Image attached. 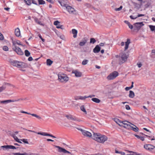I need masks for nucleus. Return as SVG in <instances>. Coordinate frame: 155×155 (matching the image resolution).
I'll use <instances>...</instances> for the list:
<instances>
[{"label":"nucleus","instance_id":"obj_57","mask_svg":"<svg viewBox=\"0 0 155 155\" xmlns=\"http://www.w3.org/2000/svg\"><path fill=\"white\" fill-rule=\"evenodd\" d=\"M144 15H143V14H138L137 17H142V16H144Z\"/></svg>","mask_w":155,"mask_h":155},{"label":"nucleus","instance_id":"obj_38","mask_svg":"<svg viewBox=\"0 0 155 155\" xmlns=\"http://www.w3.org/2000/svg\"><path fill=\"white\" fill-rule=\"evenodd\" d=\"M88 62V61L87 60H84L82 62V64L83 65L86 64Z\"/></svg>","mask_w":155,"mask_h":155},{"label":"nucleus","instance_id":"obj_23","mask_svg":"<svg viewBox=\"0 0 155 155\" xmlns=\"http://www.w3.org/2000/svg\"><path fill=\"white\" fill-rule=\"evenodd\" d=\"M114 121L119 126H122V121H121L117 118H114Z\"/></svg>","mask_w":155,"mask_h":155},{"label":"nucleus","instance_id":"obj_20","mask_svg":"<svg viewBox=\"0 0 155 155\" xmlns=\"http://www.w3.org/2000/svg\"><path fill=\"white\" fill-rule=\"evenodd\" d=\"M128 58L127 56L125 53H123L121 55V58L122 60L124 61H125Z\"/></svg>","mask_w":155,"mask_h":155},{"label":"nucleus","instance_id":"obj_33","mask_svg":"<svg viewBox=\"0 0 155 155\" xmlns=\"http://www.w3.org/2000/svg\"><path fill=\"white\" fill-rule=\"evenodd\" d=\"M38 5H42L45 4V2L43 0H38Z\"/></svg>","mask_w":155,"mask_h":155},{"label":"nucleus","instance_id":"obj_60","mask_svg":"<svg viewBox=\"0 0 155 155\" xmlns=\"http://www.w3.org/2000/svg\"><path fill=\"white\" fill-rule=\"evenodd\" d=\"M152 152L155 153V147H153V149L152 150Z\"/></svg>","mask_w":155,"mask_h":155},{"label":"nucleus","instance_id":"obj_12","mask_svg":"<svg viewBox=\"0 0 155 155\" xmlns=\"http://www.w3.org/2000/svg\"><path fill=\"white\" fill-rule=\"evenodd\" d=\"M20 112L21 113H24V114H29V115H32V116H34V117H36L37 118H38V119H41V117L35 114H31V113H28V112H26V111H23V110H21L20 111Z\"/></svg>","mask_w":155,"mask_h":155},{"label":"nucleus","instance_id":"obj_40","mask_svg":"<svg viewBox=\"0 0 155 155\" xmlns=\"http://www.w3.org/2000/svg\"><path fill=\"white\" fill-rule=\"evenodd\" d=\"M59 3H61V6H63L64 7H65L66 9H67V7H69V5H68L67 4H64V3L62 4L60 2H59Z\"/></svg>","mask_w":155,"mask_h":155},{"label":"nucleus","instance_id":"obj_6","mask_svg":"<svg viewBox=\"0 0 155 155\" xmlns=\"http://www.w3.org/2000/svg\"><path fill=\"white\" fill-rule=\"evenodd\" d=\"M77 129L81 131V132L82 134L85 136L88 137H91L92 136L91 133L87 131L83 130L81 128H77Z\"/></svg>","mask_w":155,"mask_h":155},{"label":"nucleus","instance_id":"obj_46","mask_svg":"<svg viewBox=\"0 0 155 155\" xmlns=\"http://www.w3.org/2000/svg\"><path fill=\"white\" fill-rule=\"evenodd\" d=\"M130 18L131 19H135L137 18V17H134V16L133 15H130Z\"/></svg>","mask_w":155,"mask_h":155},{"label":"nucleus","instance_id":"obj_17","mask_svg":"<svg viewBox=\"0 0 155 155\" xmlns=\"http://www.w3.org/2000/svg\"><path fill=\"white\" fill-rule=\"evenodd\" d=\"M66 117L69 120H71L74 121H77V120L76 118L73 117L71 115H68L66 116Z\"/></svg>","mask_w":155,"mask_h":155},{"label":"nucleus","instance_id":"obj_27","mask_svg":"<svg viewBox=\"0 0 155 155\" xmlns=\"http://www.w3.org/2000/svg\"><path fill=\"white\" fill-rule=\"evenodd\" d=\"M91 100L93 102L97 103H99L101 101L100 100L96 98H92L91 99Z\"/></svg>","mask_w":155,"mask_h":155},{"label":"nucleus","instance_id":"obj_5","mask_svg":"<svg viewBox=\"0 0 155 155\" xmlns=\"http://www.w3.org/2000/svg\"><path fill=\"white\" fill-rule=\"evenodd\" d=\"M118 75V73L117 71H114L107 76V78L108 80H111L115 78Z\"/></svg>","mask_w":155,"mask_h":155},{"label":"nucleus","instance_id":"obj_30","mask_svg":"<svg viewBox=\"0 0 155 155\" xmlns=\"http://www.w3.org/2000/svg\"><path fill=\"white\" fill-rule=\"evenodd\" d=\"M135 126V127H134L132 126V125L130 127L131 128V129L134 131L135 132H137L139 130L138 128L136 126L134 125Z\"/></svg>","mask_w":155,"mask_h":155},{"label":"nucleus","instance_id":"obj_1","mask_svg":"<svg viewBox=\"0 0 155 155\" xmlns=\"http://www.w3.org/2000/svg\"><path fill=\"white\" fill-rule=\"evenodd\" d=\"M92 138L97 142L103 143L107 140V137L105 135H102L100 133H94L92 136Z\"/></svg>","mask_w":155,"mask_h":155},{"label":"nucleus","instance_id":"obj_3","mask_svg":"<svg viewBox=\"0 0 155 155\" xmlns=\"http://www.w3.org/2000/svg\"><path fill=\"white\" fill-rule=\"evenodd\" d=\"M58 80L61 82H67L68 80V78L66 74L60 73L58 75Z\"/></svg>","mask_w":155,"mask_h":155},{"label":"nucleus","instance_id":"obj_22","mask_svg":"<svg viewBox=\"0 0 155 155\" xmlns=\"http://www.w3.org/2000/svg\"><path fill=\"white\" fill-rule=\"evenodd\" d=\"M13 102H14V101L9 100H7L1 101H0V102L1 104H6Z\"/></svg>","mask_w":155,"mask_h":155},{"label":"nucleus","instance_id":"obj_55","mask_svg":"<svg viewBox=\"0 0 155 155\" xmlns=\"http://www.w3.org/2000/svg\"><path fill=\"white\" fill-rule=\"evenodd\" d=\"M95 95H89V96H87V98H88V97H91V98L93 97H95Z\"/></svg>","mask_w":155,"mask_h":155},{"label":"nucleus","instance_id":"obj_35","mask_svg":"<svg viewBox=\"0 0 155 155\" xmlns=\"http://www.w3.org/2000/svg\"><path fill=\"white\" fill-rule=\"evenodd\" d=\"M149 26L151 31H153L155 30V26L149 25Z\"/></svg>","mask_w":155,"mask_h":155},{"label":"nucleus","instance_id":"obj_50","mask_svg":"<svg viewBox=\"0 0 155 155\" xmlns=\"http://www.w3.org/2000/svg\"><path fill=\"white\" fill-rule=\"evenodd\" d=\"M32 3L36 5H38L36 2L34 0H32Z\"/></svg>","mask_w":155,"mask_h":155},{"label":"nucleus","instance_id":"obj_53","mask_svg":"<svg viewBox=\"0 0 155 155\" xmlns=\"http://www.w3.org/2000/svg\"><path fill=\"white\" fill-rule=\"evenodd\" d=\"M28 60L29 61H32L33 60V58L31 57H30L28 58Z\"/></svg>","mask_w":155,"mask_h":155},{"label":"nucleus","instance_id":"obj_26","mask_svg":"<svg viewBox=\"0 0 155 155\" xmlns=\"http://www.w3.org/2000/svg\"><path fill=\"white\" fill-rule=\"evenodd\" d=\"M126 151H127L129 153H132V154H127V155H140L141 154L140 153H137L136 152H133L131 151H129L128 150H125Z\"/></svg>","mask_w":155,"mask_h":155},{"label":"nucleus","instance_id":"obj_37","mask_svg":"<svg viewBox=\"0 0 155 155\" xmlns=\"http://www.w3.org/2000/svg\"><path fill=\"white\" fill-rule=\"evenodd\" d=\"M96 42L95 39L94 38H91L90 39V43L93 44H94Z\"/></svg>","mask_w":155,"mask_h":155},{"label":"nucleus","instance_id":"obj_54","mask_svg":"<svg viewBox=\"0 0 155 155\" xmlns=\"http://www.w3.org/2000/svg\"><path fill=\"white\" fill-rule=\"evenodd\" d=\"M131 88H130V87H125V90L127 91H128L129 90H130V89H131Z\"/></svg>","mask_w":155,"mask_h":155},{"label":"nucleus","instance_id":"obj_32","mask_svg":"<svg viewBox=\"0 0 155 155\" xmlns=\"http://www.w3.org/2000/svg\"><path fill=\"white\" fill-rule=\"evenodd\" d=\"M26 4L28 5H30L32 3V0H24Z\"/></svg>","mask_w":155,"mask_h":155},{"label":"nucleus","instance_id":"obj_14","mask_svg":"<svg viewBox=\"0 0 155 155\" xmlns=\"http://www.w3.org/2000/svg\"><path fill=\"white\" fill-rule=\"evenodd\" d=\"M60 22L58 21H56L54 22V25L56 26V28H58L63 29V26L59 24Z\"/></svg>","mask_w":155,"mask_h":155},{"label":"nucleus","instance_id":"obj_64","mask_svg":"<svg viewBox=\"0 0 155 155\" xmlns=\"http://www.w3.org/2000/svg\"><path fill=\"white\" fill-rule=\"evenodd\" d=\"M120 153L122 155H125V153L124 152L122 151H120Z\"/></svg>","mask_w":155,"mask_h":155},{"label":"nucleus","instance_id":"obj_7","mask_svg":"<svg viewBox=\"0 0 155 155\" xmlns=\"http://www.w3.org/2000/svg\"><path fill=\"white\" fill-rule=\"evenodd\" d=\"M122 126L123 127L129 129L131 127V125H134L128 121L126 120L122 121Z\"/></svg>","mask_w":155,"mask_h":155},{"label":"nucleus","instance_id":"obj_34","mask_svg":"<svg viewBox=\"0 0 155 155\" xmlns=\"http://www.w3.org/2000/svg\"><path fill=\"white\" fill-rule=\"evenodd\" d=\"M25 55L27 57H29L30 55V53L27 50H25Z\"/></svg>","mask_w":155,"mask_h":155},{"label":"nucleus","instance_id":"obj_11","mask_svg":"<svg viewBox=\"0 0 155 155\" xmlns=\"http://www.w3.org/2000/svg\"><path fill=\"white\" fill-rule=\"evenodd\" d=\"M67 10L71 14H74L76 12V10L74 9L70 6H69V7H67Z\"/></svg>","mask_w":155,"mask_h":155},{"label":"nucleus","instance_id":"obj_47","mask_svg":"<svg viewBox=\"0 0 155 155\" xmlns=\"http://www.w3.org/2000/svg\"><path fill=\"white\" fill-rule=\"evenodd\" d=\"M5 89V87L3 86H2L1 87H0V92L2 91Z\"/></svg>","mask_w":155,"mask_h":155},{"label":"nucleus","instance_id":"obj_45","mask_svg":"<svg viewBox=\"0 0 155 155\" xmlns=\"http://www.w3.org/2000/svg\"><path fill=\"white\" fill-rule=\"evenodd\" d=\"M122 8V6H120L119 8L115 9V10L117 11L120 10Z\"/></svg>","mask_w":155,"mask_h":155},{"label":"nucleus","instance_id":"obj_36","mask_svg":"<svg viewBox=\"0 0 155 155\" xmlns=\"http://www.w3.org/2000/svg\"><path fill=\"white\" fill-rule=\"evenodd\" d=\"M81 109L82 111L84 112L85 114H87V111L85 110V107L84 106H81Z\"/></svg>","mask_w":155,"mask_h":155},{"label":"nucleus","instance_id":"obj_43","mask_svg":"<svg viewBox=\"0 0 155 155\" xmlns=\"http://www.w3.org/2000/svg\"><path fill=\"white\" fill-rule=\"evenodd\" d=\"M13 137L14 138V140L16 141L17 142L19 140V139L17 137L15 136V135H14L13 136Z\"/></svg>","mask_w":155,"mask_h":155},{"label":"nucleus","instance_id":"obj_8","mask_svg":"<svg viewBox=\"0 0 155 155\" xmlns=\"http://www.w3.org/2000/svg\"><path fill=\"white\" fill-rule=\"evenodd\" d=\"M144 24L143 22H137L134 24V30H139Z\"/></svg>","mask_w":155,"mask_h":155},{"label":"nucleus","instance_id":"obj_19","mask_svg":"<svg viewBox=\"0 0 155 155\" xmlns=\"http://www.w3.org/2000/svg\"><path fill=\"white\" fill-rule=\"evenodd\" d=\"M15 35L17 37H19L20 36V31L19 29L17 28L15 29Z\"/></svg>","mask_w":155,"mask_h":155},{"label":"nucleus","instance_id":"obj_29","mask_svg":"<svg viewBox=\"0 0 155 155\" xmlns=\"http://www.w3.org/2000/svg\"><path fill=\"white\" fill-rule=\"evenodd\" d=\"M129 93V97L131 98H133L135 96L134 92L132 91H130Z\"/></svg>","mask_w":155,"mask_h":155},{"label":"nucleus","instance_id":"obj_10","mask_svg":"<svg viewBox=\"0 0 155 155\" xmlns=\"http://www.w3.org/2000/svg\"><path fill=\"white\" fill-rule=\"evenodd\" d=\"M154 146L153 145L149 144H146L144 145V148L147 150H148L151 152Z\"/></svg>","mask_w":155,"mask_h":155},{"label":"nucleus","instance_id":"obj_48","mask_svg":"<svg viewBox=\"0 0 155 155\" xmlns=\"http://www.w3.org/2000/svg\"><path fill=\"white\" fill-rule=\"evenodd\" d=\"M126 109L127 110H130V107L128 105H126L125 106Z\"/></svg>","mask_w":155,"mask_h":155},{"label":"nucleus","instance_id":"obj_21","mask_svg":"<svg viewBox=\"0 0 155 155\" xmlns=\"http://www.w3.org/2000/svg\"><path fill=\"white\" fill-rule=\"evenodd\" d=\"M130 43V40L129 39H127V41L125 42V47L124 50H126L128 48L129 45Z\"/></svg>","mask_w":155,"mask_h":155},{"label":"nucleus","instance_id":"obj_2","mask_svg":"<svg viewBox=\"0 0 155 155\" xmlns=\"http://www.w3.org/2000/svg\"><path fill=\"white\" fill-rule=\"evenodd\" d=\"M12 65L18 68H25L27 67V64L23 62L16 60H13L11 62Z\"/></svg>","mask_w":155,"mask_h":155},{"label":"nucleus","instance_id":"obj_58","mask_svg":"<svg viewBox=\"0 0 155 155\" xmlns=\"http://www.w3.org/2000/svg\"><path fill=\"white\" fill-rule=\"evenodd\" d=\"M124 22L126 24H127L128 25L130 24V23L127 21H125Z\"/></svg>","mask_w":155,"mask_h":155},{"label":"nucleus","instance_id":"obj_52","mask_svg":"<svg viewBox=\"0 0 155 155\" xmlns=\"http://www.w3.org/2000/svg\"><path fill=\"white\" fill-rule=\"evenodd\" d=\"M49 134L46 132H43V135L45 136H48Z\"/></svg>","mask_w":155,"mask_h":155},{"label":"nucleus","instance_id":"obj_18","mask_svg":"<svg viewBox=\"0 0 155 155\" xmlns=\"http://www.w3.org/2000/svg\"><path fill=\"white\" fill-rule=\"evenodd\" d=\"M14 154L15 155H33L34 154L33 153H14Z\"/></svg>","mask_w":155,"mask_h":155},{"label":"nucleus","instance_id":"obj_41","mask_svg":"<svg viewBox=\"0 0 155 155\" xmlns=\"http://www.w3.org/2000/svg\"><path fill=\"white\" fill-rule=\"evenodd\" d=\"M10 149H20V148L18 147H15L12 146V145H10Z\"/></svg>","mask_w":155,"mask_h":155},{"label":"nucleus","instance_id":"obj_44","mask_svg":"<svg viewBox=\"0 0 155 155\" xmlns=\"http://www.w3.org/2000/svg\"><path fill=\"white\" fill-rule=\"evenodd\" d=\"M4 38L3 35L0 32V40H2L4 39Z\"/></svg>","mask_w":155,"mask_h":155},{"label":"nucleus","instance_id":"obj_59","mask_svg":"<svg viewBox=\"0 0 155 155\" xmlns=\"http://www.w3.org/2000/svg\"><path fill=\"white\" fill-rule=\"evenodd\" d=\"M141 140L143 141L144 140V137H140V138Z\"/></svg>","mask_w":155,"mask_h":155},{"label":"nucleus","instance_id":"obj_15","mask_svg":"<svg viewBox=\"0 0 155 155\" xmlns=\"http://www.w3.org/2000/svg\"><path fill=\"white\" fill-rule=\"evenodd\" d=\"M87 41V38L86 37L84 38L79 43V45L80 46L84 45Z\"/></svg>","mask_w":155,"mask_h":155},{"label":"nucleus","instance_id":"obj_24","mask_svg":"<svg viewBox=\"0 0 155 155\" xmlns=\"http://www.w3.org/2000/svg\"><path fill=\"white\" fill-rule=\"evenodd\" d=\"M72 33L74 34L73 36V37L74 38H76L77 36V34L78 33L77 31L75 29H73L72 30Z\"/></svg>","mask_w":155,"mask_h":155},{"label":"nucleus","instance_id":"obj_31","mask_svg":"<svg viewBox=\"0 0 155 155\" xmlns=\"http://www.w3.org/2000/svg\"><path fill=\"white\" fill-rule=\"evenodd\" d=\"M1 148H3L4 150H8L10 149V145H4L1 146Z\"/></svg>","mask_w":155,"mask_h":155},{"label":"nucleus","instance_id":"obj_56","mask_svg":"<svg viewBox=\"0 0 155 155\" xmlns=\"http://www.w3.org/2000/svg\"><path fill=\"white\" fill-rule=\"evenodd\" d=\"M137 65L138 66V67L139 68H140L141 66H142V64L141 63H137Z\"/></svg>","mask_w":155,"mask_h":155},{"label":"nucleus","instance_id":"obj_13","mask_svg":"<svg viewBox=\"0 0 155 155\" xmlns=\"http://www.w3.org/2000/svg\"><path fill=\"white\" fill-rule=\"evenodd\" d=\"M72 73L74 74L76 77H80L81 76L82 73L81 72L78 71L77 70L73 71Z\"/></svg>","mask_w":155,"mask_h":155},{"label":"nucleus","instance_id":"obj_9","mask_svg":"<svg viewBox=\"0 0 155 155\" xmlns=\"http://www.w3.org/2000/svg\"><path fill=\"white\" fill-rule=\"evenodd\" d=\"M54 146L55 148H58V151L59 152H63L64 153H71L70 152L67 150L65 149L60 147V146L57 145H54Z\"/></svg>","mask_w":155,"mask_h":155},{"label":"nucleus","instance_id":"obj_51","mask_svg":"<svg viewBox=\"0 0 155 155\" xmlns=\"http://www.w3.org/2000/svg\"><path fill=\"white\" fill-rule=\"evenodd\" d=\"M129 27V28H130V29H132L133 28V27L132 25H131L130 24L129 25H128Z\"/></svg>","mask_w":155,"mask_h":155},{"label":"nucleus","instance_id":"obj_28","mask_svg":"<svg viewBox=\"0 0 155 155\" xmlns=\"http://www.w3.org/2000/svg\"><path fill=\"white\" fill-rule=\"evenodd\" d=\"M53 62V61L50 59H48L46 61L47 65L48 66H51Z\"/></svg>","mask_w":155,"mask_h":155},{"label":"nucleus","instance_id":"obj_4","mask_svg":"<svg viewBox=\"0 0 155 155\" xmlns=\"http://www.w3.org/2000/svg\"><path fill=\"white\" fill-rule=\"evenodd\" d=\"M13 45L14 46L12 48L13 51H15L18 55H22L24 54V53L21 49L15 45V43L13 42Z\"/></svg>","mask_w":155,"mask_h":155},{"label":"nucleus","instance_id":"obj_62","mask_svg":"<svg viewBox=\"0 0 155 155\" xmlns=\"http://www.w3.org/2000/svg\"><path fill=\"white\" fill-rule=\"evenodd\" d=\"M48 136L51 137H53V138H56L52 134H49Z\"/></svg>","mask_w":155,"mask_h":155},{"label":"nucleus","instance_id":"obj_49","mask_svg":"<svg viewBox=\"0 0 155 155\" xmlns=\"http://www.w3.org/2000/svg\"><path fill=\"white\" fill-rule=\"evenodd\" d=\"M23 129L24 130H28V131H29V132H32L35 133H36L35 131H33V130H27L25 128H23Z\"/></svg>","mask_w":155,"mask_h":155},{"label":"nucleus","instance_id":"obj_63","mask_svg":"<svg viewBox=\"0 0 155 155\" xmlns=\"http://www.w3.org/2000/svg\"><path fill=\"white\" fill-rule=\"evenodd\" d=\"M104 43H101L99 44V45L101 46H103L104 45Z\"/></svg>","mask_w":155,"mask_h":155},{"label":"nucleus","instance_id":"obj_25","mask_svg":"<svg viewBox=\"0 0 155 155\" xmlns=\"http://www.w3.org/2000/svg\"><path fill=\"white\" fill-rule=\"evenodd\" d=\"M86 98H87V96H84V97H82L81 96H78L75 99L76 100H84Z\"/></svg>","mask_w":155,"mask_h":155},{"label":"nucleus","instance_id":"obj_42","mask_svg":"<svg viewBox=\"0 0 155 155\" xmlns=\"http://www.w3.org/2000/svg\"><path fill=\"white\" fill-rule=\"evenodd\" d=\"M3 49L5 51H8V48L7 46H5L3 47Z\"/></svg>","mask_w":155,"mask_h":155},{"label":"nucleus","instance_id":"obj_16","mask_svg":"<svg viewBox=\"0 0 155 155\" xmlns=\"http://www.w3.org/2000/svg\"><path fill=\"white\" fill-rule=\"evenodd\" d=\"M101 50V48L98 45H96L94 48L93 50V51L94 53H98Z\"/></svg>","mask_w":155,"mask_h":155},{"label":"nucleus","instance_id":"obj_39","mask_svg":"<svg viewBox=\"0 0 155 155\" xmlns=\"http://www.w3.org/2000/svg\"><path fill=\"white\" fill-rule=\"evenodd\" d=\"M21 140L24 143L26 144H28V140L26 139H21Z\"/></svg>","mask_w":155,"mask_h":155},{"label":"nucleus","instance_id":"obj_61","mask_svg":"<svg viewBox=\"0 0 155 155\" xmlns=\"http://www.w3.org/2000/svg\"><path fill=\"white\" fill-rule=\"evenodd\" d=\"M16 43L18 45H21V42L19 41H17L16 42Z\"/></svg>","mask_w":155,"mask_h":155}]
</instances>
